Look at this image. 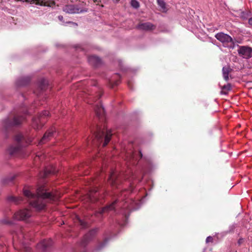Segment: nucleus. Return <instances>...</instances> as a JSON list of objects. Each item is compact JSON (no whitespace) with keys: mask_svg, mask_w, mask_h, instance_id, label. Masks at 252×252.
<instances>
[{"mask_svg":"<svg viewBox=\"0 0 252 252\" xmlns=\"http://www.w3.org/2000/svg\"><path fill=\"white\" fill-rule=\"evenodd\" d=\"M251 15V12L249 10L241 11L240 13V17L243 20L247 19Z\"/></svg>","mask_w":252,"mask_h":252,"instance_id":"nucleus-17","label":"nucleus"},{"mask_svg":"<svg viewBox=\"0 0 252 252\" xmlns=\"http://www.w3.org/2000/svg\"><path fill=\"white\" fill-rule=\"evenodd\" d=\"M80 223L82 225H83V226H85V224L84 223V222L82 221L81 220H80Z\"/></svg>","mask_w":252,"mask_h":252,"instance_id":"nucleus-33","label":"nucleus"},{"mask_svg":"<svg viewBox=\"0 0 252 252\" xmlns=\"http://www.w3.org/2000/svg\"><path fill=\"white\" fill-rule=\"evenodd\" d=\"M213 238L211 236H208L207 237L206 242V243L213 242Z\"/></svg>","mask_w":252,"mask_h":252,"instance_id":"nucleus-28","label":"nucleus"},{"mask_svg":"<svg viewBox=\"0 0 252 252\" xmlns=\"http://www.w3.org/2000/svg\"><path fill=\"white\" fill-rule=\"evenodd\" d=\"M157 3L162 9L166 8L165 3L163 0H157Z\"/></svg>","mask_w":252,"mask_h":252,"instance_id":"nucleus-23","label":"nucleus"},{"mask_svg":"<svg viewBox=\"0 0 252 252\" xmlns=\"http://www.w3.org/2000/svg\"><path fill=\"white\" fill-rule=\"evenodd\" d=\"M46 174H55L56 173V170L55 169V167L51 166L50 169H46L45 170Z\"/></svg>","mask_w":252,"mask_h":252,"instance_id":"nucleus-22","label":"nucleus"},{"mask_svg":"<svg viewBox=\"0 0 252 252\" xmlns=\"http://www.w3.org/2000/svg\"><path fill=\"white\" fill-rule=\"evenodd\" d=\"M223 77L225 81H227L229 79V74L232 71V69L229 66H224L222 68Z\"/></svg>","mask_w":252,"mask_h":252,"instance_id":"nucleus-12","label":"nucleus"},{"mask_svg":"<svg viewBox=\"0 0 252 252\" xmlns=\"http://www.w3.org/2000/svg\"><path fill=\"white\" fill-rule=\"evenodd\" d=\"M96 115L99 117H102L105 114L104 108L102 106L101 104H97L94 108Z\"/></svg>","mask_w":252,"mask_h":252,"instance_id":"nucleus-11","label":"nucleus"},{"mask_svg":"<svg viewBox=\"0 0 252 252\" xmlns=\"http://www.w3.org/2000/svg\"><path fill=\"white\" fill-rule=\"evenodd\" d=\"M111 130L107 129L104 126L103 127L97 126L96 131L95 132V140H94V143L96 141V145H98L102 142L103 138L104 141L103 143V146L104 147L109 143L112 135Z\"/></svg>","mask_w":252,"mask_h":252,"instance_id":"nucleus-2","label":"nucleus"},{"mask_svg":"<svg viewBox=\"0 0 252 252\" xmlns=\"http://www.w3.org/2000/svg\"><path fill=\"white\" fill-rule=\"evenodd\" d=\"M97 195L96 194V190H94V191H91L89 194V197L90 201L93 202L95 201L96 200V197Z\"/></svg>","mask_w":252,"mask_h":252,"instance_id":"nucleus-20","label":"nucleus"},{"mask_svg":"<svg viewBox=\"0 0 252 252\" xmlns=\"http://www.w3.org/2000/svg\"><path fill=\"white\" fill-rule=\"evenodd\" d=\"M119 0H115V2H118V1H119Z\"/></svg>","mask_w":252,"mask_h":252,"instance_id":"nucleus-37","label":"nucleus"},{"mask_svg":"<svg viewBox=\"0 0 252 252\" xmlns=\"http://www.w3.org/2000/svg\"><path fill=\"white\" fill-rule=\"evenodd\" d=\"M116 203V202H114L111 204L109 205V206H106L104 208H103L101 210L100 212V214H102L103 213H105L106 212H107L110 210H112L115 208V205Z\"/></svg>","mask_w":252,"mask_h":252,"instance_id":"nucleus-16","label":"nucleus"},{"mask_svg":"<svg viewBox=\"0 0 252 252\" xmlns=\"http://www.w3.org/2000/svg\"><path fill=\"white\" fill-rule=\"evenodd\" d=\"M9 200L13 201L15 203H19L21 201V198L20 197H16L14 196H11L9 198Z\"/></svg>","mask_w":252,"mask_h":252,"instance_id":"nucleus-25","label":"nucleus"},{"mask_svg":"<svg viewBox=\"0 0 252 252\" xmlns=\"http://www.w3.org/2000/svg\"><path fill=\"white\" fill-rule=\"evenodd\" d=\"M54 133V129L53 128H52V129H50L49 130H48L47 132H46L44 134V136H43V137L42 138V139H41L40 142H39V144H42L46 142V141L49 140L50 139L51 137L53 136Z\"/></svg>","mask_w":252,"mask_h":252,"instance_id":"nucleus-9","label":"nucleus"},{"mask_svg":"<svg viewBox=\"0 0 252 252\" xmlns=\"http://www.w3.org/2000/svg\"><path fill=\"white\" fill-rule=\"evenodd\" d=\"M136 29L139 30L145 31H154L156 28V26L150 22L143 23L140 22L136 26Z\"/></svg>","mask_w":252,"mask_h":252,"instance_id":"nucleus-7","label":"nucleus"},{"mask_svg":"<svg viewBox=\"0 0 252 252\" xmlns=\"http://www.w3.org/2000/svg\"><path fill=\"white\" fill-rule=\"evenodd\" d=\"M63 11L69 14L79 13L86 11L79 5L75 4H68L64 6L63 8Z\"/></svg>","mask_w":252,"mask_h":252,"instance_id":"nucleus-5","label":"nucleus"},{"mask_svg":"<svg viewBox=\"0 0 252 252\" xmlns=\"http://www.w3.org/2000/svg\"><path fill=\"white\" fill-rule=\"evenodd\" d=\"M133 204H136V203L135 201H133L132 206H133Z\"/></svg>","mask_w":252,"mask_h":252,"instance_id":"nucleus-36","label":"nucleus"},{"mask_svg":"<svg viewBox=\"0 0 252 252\" xmlns=\"http://www.w3.org/2000/svg\"><path fill=\"white\" fill-rule=\"evenodd\" d=\"M109 182L110 184H111L112 185H114L115 177H114V175L113 174H112L110 175V176L109 178Z\"/></svg>","mask_w":252,"mask_h":252,"instance_id":"nucleus-26","label":"nucleus"},{"mask_svg":"<svg viewBox=\"0 0 252 252\" xmlns=\"http://www.w3.org/2000/svg\"><path fill=\"white\" fill-rule=\"evenodd\" d=\"M24 194L29 199L31 205L37 210L44 208L46 204V199L54 200L56 197L50 192L47 191L44 187H40L36 190V193L34 194L30 189H25Z\"/></svg>","mask_w":252,"mask_h":252,"instance_id":"nucleus-1","label":"nucleus"},{"mask_svg":"<svg viewBox=\"0 0 252 252\" xmlns=\"http://www.w3.org/2000/svg\"><path fill=\"white\" fill-rule=\"evenodd\" d=\"M221 88V91L220 93L221 94H227L228 91L231 90V85L230 84L228 83L227 85L222 86Z\"/></svg>","mask_w":252,"mask_h":252,"instance_id":"nucleus-15","label":"nucleus"},{"mask_svg":"<svg viewBox=\"0 0 252 252\" xmlns=\"http://www.w3.org/2000/svg\"><path fill=\"white\" fill-rule=\"evenodd\" d=\"M249 23L252 26V18L249 19Z\"/></svg>","mask_w":252,"mask_h":252,"instance_id":"nucleus-31","label":"nucleus"},{"mask_svg":"<svg viewBox=\"0 0 252 252\" xmlns=\"http://www.w3.org/2000/svg\"><path fill=\"white\" fill-rule=\"evenodd\" d=\"M49 115V112L44 111L32 120V126L34 129L38 130L40 129L45 123V118Z\"/></svg>","mask_w":252,"mask_h":252,"instance_id":"nucleus-4","label":"nucleus"},{"mask_svg":"<svg viewBox=\"0 0 252 252\" xmlns=\"http://www.w3.org/2000/svg\"><path fill=\"white\" fill-rule=\"evenodd\" d=\"M51 244V241L50 240H43L41 241L38 245V248L41 249L42 251H45L46 249L50 246Z\"/></svg>","mask_w":252,"mask_h":252,"instance_id":"nucleus-13","label":"nucleus"},{"mask_svg":"<svg viewBox=\"0 0 252 252\" xmlns=\"http://www.w3.org/2000/svg\"><path fill=\"white\" fill-rule=\"evenodd\" d=\"M240 56L245 59H249L252 56V49L247 46H240L238 50Z\"/></svg>","mask_w":252,"mask_h":252,"instance_id":"nucleus-8","label":"nucleus"},{"mask_svg":"<svg viewBox=\"0 0 252 252\" xmlns=\"http://www.w3.org/2000/svg\"><path fill=\"white\" fill-rule=\"evenodd\" d=\"M58 19H59V20L60 21H63V17L62 16H58Z\"/></svg>","mask_w":252,"mask_h":252,"instance_id":"nucleus-32","label":"nucleus"},{"mask_svg":"<svg viewBox=\"0 0 252 252\" xmlns=\"http://www.w3.org/2000/svg\"><path fill=\"white\" fill-rule=\"evenodd\" d=\"M94 233V230H93L91 232H90V234H92L93 233Z\"/></svg>","mask_w":252,"mask_h":252,"instance_id":"nucleus-35","label":"nucleus"},{"mask_svg":"<svg viewBox=\"0 0 252 252\" xmlns=\"http://www.w3.org/2000/svg\"><path fill=\"white\" fill-rule=\"evenodd\" d=\"M88 61L93 65L97 66L101 63L100 59L95 56H91L89 57Z\"/></svg>","mask_w":252,"mask_h":252,"instance_id":"nucleus-10","label":"nucleus"},{"mask_svg":"<svg viewBox=\"0 0 252 252\" xmlns=\"http://www.w3.org/2000/svg\"><path fill=\"white\" fill-rule=\"evenodd\" d=\"M131 6L135 9H137L140 6V3L137 0H131L130 1Z\"/></svg>","mask_w":252,"mask_h":252,"instance_id":"nucleus-21","label":"nucleus"},{"mask_svg":"<svg viewBox=\"0 0 252 252\" xmlns=\"http://www.w3.org/2000/svg\"><path fill=\"white\" fill-rule=\"evenodd\" d=\"M25 120V118L23 116H17L14 117L12 125H18L22 123Z\"/></svg>","mask_w":252,"mask_h":252,"instance_id":"nucleus-14","label":"nucleus"},{"mask_svg":"<svg viewBox=\"0 0 252 252\" xmlns=\"http://www.w3.org/2000/svg\"><path fill=\"white\" fill-rule=\"evenodd\" d=\"M142 157V154L140 151L137 154L136 152H133L131 155V158L135 160H139Z\"/></svg>","mask_w":252,"mask_h":252,"instance_id":"nucleus-19","label":"nucleus"},{"mask_svg":"<svg viewBox=\"0 0 252 252\" xmlns=\"http://www.w3.org/2000/svg\"><path fill=\"white\" fill-rule=\"evenodd\" d=\"M38 1L41 5L49 6H51L54 3V0H38Z\"/></svg>","mask_w":252,"mask_h":252,"instance_id":"nucleus-18","label":"nucleus"},{"mask_svg":"<svg viewBox=\"0 0 252 252\" xmlns=\"http://www.w3.org/2000/svg\"><path fill=\"white\" fill-rule=\"evenodd\" d=\"M19 150V146L11 147L9 149V152L11 154H13Z\"/></svg>","mask_w":252,"mask_h":252,"instance_id":"nucleus-24","label":"nucleus"},{"mask_svg":"<svg viewBox=\"0 0 252 252\" xmlns=\"http://www.w3.org/2000/svg\"><path fill=\"white\" fill-rule=\"evenodd\" d=\"M69 23H71L73 25L77 26V24L76 23H73V22H69Z\"/></svg>","mask_w":252,"mask_h":252,"instance_id":"nucleus-34","label":"nucleus"},{"mask_svg":"<svg viewBox=\"0 0 252 252\" xmlns=\"http://www.w3.org/2000/svg\"><path fill=\"white\" fill-rule=\"evenodd\" d=\"M24 249L22 252H31V250L29 247H25Z\"/></svg>","mask_w":252,"mask_h":252,"instance_id":"nucleus-30","label":"nucleus"},{"mask_svg":"<svg viewBox=\"0 0 252 252\" xmlns=\"http://www.w3.org/2000/svg\"><path fill=\"white\" fill-rule=\"evenodd\" d=\"M215 37L220 41L224 47L234 48V43L231 36L223 32H219L216 34Z\"/></svg>","mask_w":252,"mask_h":252,"instance_id":"nucleus-3","label":"nucleus"},{"mask_svg":"<svg viewBox=\"0 0 252 252\" xmlns=\"http://www.w3.org/2000/svg\"><path fill=\"white\" fill-rule=\"evenodd\" d=\"M244 242V239L243 238H240L238 241V245L240 246Z\"/></svg>","mask_w":252,"mask_h":252,"instance_id":"nucleus-29","label":"nucleus"},{"mask_svg":"<svg viewBox=\"0 0 252 252\" xmlns=\"http://www.w3.org/2000/svg\"><path fill=\"white\" fill-rule=\"evenodd\" d=\"M24 137L21 134H18L15 136V140L17 142H20L22 141Z\"/></svg>","mask_w":252,"mask_h":252,"instance_id":"nucleus-27","label":"nucleus"},{"mask_svg":"<svg viewBox=\"0 0 252 252\" xmlns=\"http://www.w3.org/2000/svg\"><path fill=\"white\" fill-rule=\"evenodd\" d=\"M31 216V212L28 209L20 210L17 212L14 216L17 220H26Z\"/></svg>","mask_w":252,"mask_h":252,"instance_id":"nucleus-6","label":"nucleus"}]
</instances>
